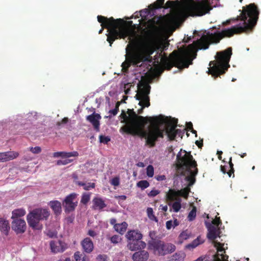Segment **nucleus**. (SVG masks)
<instances>
[{"instance_id": "nucleus-1", "label": "nucleus", "mask_w": 261, "mask_h": 261, "mask_svg": "<svg viewBox=\"0 0 261 261\" xmlns=\"http://www.w3.org/2000/svg\"><path fill=\"white\" fill-rule=\"evenodd\" d=\"M258 15L259 11L257 6L254 3L250 4L245 9L244 8L241 13L239 19L243 21L242 23L221 32L203 35L199 39L189 44L186 49L174 50L169 57L165 53L163 54V50L161 49L159 55L160 63L168 70H171L174 66L180 69L188 68L196 58L198 49H206L211 44L218 43L224 37H230L234 34L252 31L256 24Z\"/></svg>"}, {"instance_id": "nucleus-2", "label": "nucleus", "mask_w": 261, "mask_h": 261, "mask_svg": "<svg viewBox=\"0 0 261 261\" xmlns=\"http://www.w3.org/2000/svg\"><path fill=\"white\" fill-rule=\"evenodd\" d=\"M128 121L127 125L121 127L120 132L133 136H137L145 139V145L152 144L157 137L162 136L155 126L159 122L158 116L143 117L138 115L134 109H128Z\"/></svg>"}, {"instance_id": "nucleus-3", "label": "nucleus", "mask_w": 261, "mask_h": 261, "mask_svg": "<svg viewBox=\"0 0 261 261\" xmlns=\"http://www.w3.org/2000/svg\"><path fill=\"white\" fill-rule=\"evenodd\" d=\"M97 20L102 27L99 30V34L102 33L103 28L108 29L107 41L110 43V46H112L114 41L118 39H125L129 36L128 39L130 40L133 31L124 24L123 19H115L113 17L108 18L103 16L98 15Z\"/></svg>"}, {"instance_id": "nucleus-4", "label": "nucleus", "mask_w": 261, "mask_h": 261, "mask_svg": "<svg viewBox=\"0 0 261 261\" xmlns=\"http://www.w3.org/2000/svg\"><path fill=\"white\" fill-rule=\"evenodd\" d=\"M160 118L161 121L156 123L155 126L158 128L160 132L162 134V136L157 137L154 140L152 144H147L146 145L150 147H153L155 146L156 142H158L160 139H163L164 137L165 133L167 135L168 140L169 141H173L175 140L176 136L182 137L185 133L184 130L186 129L185 128L184 130L179 129H176L177 126V119L174 118H170L168 119L167 117H164L162 115L158 116Z\"/></svg>"}, {"instance_id": "nucleus-5", "label": "nucleus", "mask_w": 261, "mask_h": 261, "mask_svg": "<svg viewBox=\"0 0 261 261\" xmlns=\"http://www.w3.org/2000/svg\"><path fill=\"white\" fill-rule=\"evenodd\" d=\"M232 55L231 47L217 53L215 61H211L209 63L208 73L215 78L225 73L229 67V62Z\"/></svg>"}, {"instance_id": "nucleus-6", "label": "nucleus", "mask_w": 261, "mask_h": 261, "mask_svg": "<svg viewBox=\"0 0 261 261\" xmlns=\"http://www.w3.org/2000/svg\"><path fill=\"white\" fill-rule=\"evenodd\" d=\"M182 150L178 153L176 156L177 161V166L180 168L186 169L190 173V177L188 180L190 181L191 184H193L195 181V176L198 173L197 164L193 156L191 154V152H187L183 151L185 154L181 156V152Z\"/></svg>"}, {"instance_id": "nucleus-7", "label": "nucleus", "mask_w": 261, "mask_h": 261, "mask_svg": "<svg viewBox=\"0 0 261 261\" xmlns=\"http://www.w3.org/2000/svg\"><path fill=\"white\" fill-rule=\"evenodd\" d=\"M186 11L191 16H201L212 10L213 7L209 0L195 2L194 0H182Z\"/></svg>"}, {"instance_id": "nucleus-8", "label": "nucleus", "mask_w": 261, "mask_h": 261, "mask_svg": "<svg viewBox=\"0 0 261 261\" xmlns=\"http://www.w3.org/2000/svg\"><path fill=\"white\" fill-rule=\"evenodd\" d=\"M49 214V212L47 209H35L27 216L28 224L34 229L40 230L42 228V225L40 221L47 219Z\"/></svg>"}, {"instance_id": "nucleus-9", "label": "nucleus", "mask_w": 261, "mask_h": 261, "mask_svg": "<svg viewBox=\"0 0 261 261\" xmlns=\"http://www.w3.org/2000/svg\"><path fill=\"white\" fill-rule=\"evenodd\" d=\"M135 45L136 41L131 40L126 47V60L121 65L123 72H126L132 64L137 65L143 60V57L141 54L133 51Z\"/></svg>"}, {"instance_id": "nucleus-10", "label": "nucleus", "mask_w": 261, "mask_h": 261, "mask_svg": "<svg viewBox=\"0 0 261 261\" xmlns=\"http://www.w3.org/2000/svg\"><path fill=\"white\" fill-rule=\"evenodd\" d=\"M149 247L152 250L154 253L159 255H165L173 252L176 247L171 243H165L159 240L152 239L148 243Z\"/></svg>"}, {"instance_id": "nucleus-11", "label": "nucleus", "mask_w": 261, "mask_h": 261, "mask_svg": "<svg viewBox=\"0 0 261 261\" xmlns=\"http://www.w3.org/2000/svg\"><path fill=\"white\" fill-rule=\"evenodd\" d=\"M139 86V91L135 96L136 99L139 100V105L140 106H144L145 107L150 106V98L149 94L150 93V87L149 85H144L141 88Z\"/></svg>"}, {"instance_id": "nucleus-12", "label": "nucleus", "mask_w": 261, "mask_h": 261, "mask_svg": "<svg viewBox=\"0 0 261 261\" xmlns=\"http://www.w3.org/2000/svg\"><path fill=\"white\" fill-rule=\"evenodd\" d=\"M77 197V194L75 193H72L65 197L62 202L65 213L69 214L74 211L78 204Z\"/></svg>"}, {"instance_id": "nucleus-13", "label": "nucleus", "mask_w": 261, "mask_h": 261, "mask_svg": "<svg viewBox=\"0 0 261 261\" xmlns=\"http://www.w3.org/2000/svg\"><path fill=\"white\" fill-rule=\"evenodd\" d=\"M101 117L100 114L96 113L95 112L93 113L92 114L88 115L86 117V120L89 121L92 126L94 130L96 132L100 130V120Z\"/></svg>"}, {"instance_id": "nucleus-14", "label": "nucleus", "mask_w": 261, "mask_h": 261, "mask_svg": "<svg viewBox=\"0 0 261 261\" xmlns=\"http://www.w3.org/2000/svg\"><path fill=\"white\" fill-rule=\"evenodd\" d=\"M12 228L17 233L24 232L26 229L25 221L22 219H16L13 220L12 222Z\"/></svg>"}, {"instance_id": "nucleus-15", "label": "nucleus", "mask_w": 261, "mask_h": 261, "mask_svg": "<svg viewBox=\"0 0 261 261\" xmlns=\"http://www.w3.org/2000/svg\"><path fill=\"white\" fill-rule=\"evenodd\" d=\"M164 17L166 23L169 26H177L181 20V17L177 14H167Z\"/></svg>"}, {"instance_id": "nucleus-16", "label": "nucleus", "mask_w": 261, "mask_h": 261, "mask_svg": "<svg viewBox=\"0 0 261 261\" xmlns=\"http://www.w3.org/2000/svg\"><path fill=\"white\" fill-rule=\"evenodd\" d=\"M146 246V243L141 240L129 241L127 245V248L131 251L144 249Z\"/></svg>"}, {"instance_id": "nucleus-17", "label": "nucleus", "mask_w": 261, "mask_h": 261, "mask_svg": "<svg viewBox=\"0 0 261 261\" xmlns=\"http://www.w3.org/2000/svg\"><path fill=\"white\" fill-rule=\"evenodd\" d=\"M205 223L208 231L207 238L211 240L214 241L218 236L217 232L219 231V229L208 222H205Z\"/></svg>"}, {"instance_id": "nucleus-18", "label": "nucleus", "mask_w": 261, "mask_h": 261, "mask_svg": "<svg viewBox=\"0 0 261 261\" xmlns=\"http://www.w3.org/2000/svg\"><path fill=\"white\" fill-rule=\"evenodd\" d=\"M149 256L148 252L142 249L135 252L132 255V259L134 261H147Z\"/></svg>"}, {"instance_id": "nucleus-19", "label": "nucleus", "mask_w": 261, "mask_h": 261, "mask_svg": "<svg viewBox=\"0 0 261 261\" xmlns=\"http://www.w3.org/2000/svg\"><path fill=\"white\" fill-rule=\"evenodd\" d=\"M19 153L16 151H7L0 152V162H6L17 158Z\"/></svg>"}, {"instance_id": "nucleus-20", "label": "nucleus", "mask_w": 261, "mask_h": 261, "mask_svg": "<svg viewBox=\"0 0 261 261\" xmlns=\"http://www.w3.org/2000/svg\"><path fill=\"white\" fill-rule=\"evenodd\" d=\"M50 247L51 251L54 253L63 252L65 249L64 243L59 240L50 241Z\"/></svg>"}, {"instance_id": "nucleus-21", "label": "nucleus", "mask_w": 261, "mask_h": 261, "mask_svg": "<svg viewBox=\"0 0 261 261\" xmlns=\"http://www.w3.org/2000/svg\"><path fill=\"white\" fill-rule=\"evenodd\" d=\"M81 245L84 251L87 253H91L94 248L93 242L91 239L89 238H86L84 239Z\"/></svg>"}, {"instance_id": "nucleus-22", "label": "nucleus", "mask_w": 261, "mask_h": 261, "mask_svg": "<svg viewBox=\"0 0 261 261\" xmlns=\"http://www.w3.org/2000/svg\"><path fill=\"white\" fill-rule=\"evenodd\" d=\"M10 227L8 220L0 218V231L2 234L7 236L9 234Z\"/></svg>"}, {"instance_id": "nucleus-23", "label": "nucleus", "mask_w": 261, "mask_h": 261, "mask_svg": "<svg viewBox=\"0 0 261 261\" xmlns=\"http://www.w3.org/2000/svg\"><path fill=\"white\" fill-rule=\"evenodd\" d=\"M125 236L129 241L141 240L142 238V233L140 231L135 230L128 231Z\"/></svg>"}, {"instance_id": "nucleus-24", "label": "nucleus", "mask_w": 261, "mask_h": 261, "mask_svg": "<svg viewBox=\"0 0 261 261\" xmlns=\"http://www.w3.org/2000/svg\"><path fill=\"white\" fill-rule=\"evenodd\" d=\"M144 49L147 56L144 57L141 55L143 57L142 61H147L148 58H149L152 54H153V53L155 50V44L152 42H149L145 45Z\"/></svg>"}, {"instance_id": "nucleus-25", "label": "nucleus", "mask_w": 261, "mask_h": 261, "mask_svg": "<svg viewBox=\"0 0 261 261\" xmlns=\"http://www.w3.org/2000/svg\"><path fill=\"white\" fill-rule=\"evenodd\" d=\"M49 205L54 211L56 215H59L62 212L61 203L58 200H52L49 203Z\"/></svg>"}, {"instance_id": "nucleus-26", "label": "nucleus", "mask_w": 261, "mask_h": 261, "mask_svg": "<svg viewBox=\"0 0 261 261\" xmlns=\"http://www.w3.org/2000/svg\"><path fill=\"white\" fill-rule=\"evenodd\" d=\"M166 200L169 202L173 201H177L178 199H180L179 197L177 191L175 189H170L166 195Z\"/></svg>"}, {"instance_id": "nucleus-27", "label": "nucleus", "mask_w": 261, "mask_h": 261, "mask_svg": "<svg viewBox=\"0 0 261 261\" xmlns=\"http://www.w3.org/2000/svg\"><path fill=\"white\" fill-rule=\"evenodd\" d=\"M204 241L201 239L200 236L198 237L196 239L192 241V243L187 244L186 248L188 249H193L198 246L199 245L202 244Z\"/></svg>"}, {"instance_id": "nucleus-28", "label": "nucleus", "mask_w": 261, "mask_h": 261, "mask_svg": "<svg viewBox=\"0 0 261 261\" xmlns=\"http://www.w3.org/2000/svg\"><path fill=\"white\" fill-rule=\"evenodd\" d=\"M215 246L217 248L218 252H221L223 251V248L220 242H215ZM220 256H221V255L219 253L214 255L213 256L214 261H222L221 257L220 258Z\"/></svg>"}, {"instance_id": "nucleus-29", "label": "nucleus", "mask_w": 261, "mask_h": 261, "mask_svg": "<svg viewBox=\"0 0 261 261\" xmlns=\"http://www.w3.org/2000/svg\"><path fill=\"white\" fill-rule=\"evenodd\" d=\"M165 0H156L154 3L148 6L149 9L150 11H154L156 9H159L163 8Z\"/></svg>"}, {"instance_id": "nucleus-30", "label": "nucleus", "mask_w": 261, "mask_h": 261, "mask_svg": "<svg viewBox=\"0 0 261 261\" xmlns=\"http://www.w3.org/2000/svg\"><path fill=\"white\" fill-rule=\"evenodd\" d=\"M12 214L11 218L15 220L23 216L25 214V211L22 208L16 209L12 211Z\"/></svg>"}, {"instance_id": "nucleus-31", "label": "nucleus", "mask_w": 261, "mask_h": 261, "mask_svg": "<svg viewBox=\"0 0 261 261\" xmlns=\"http://www.w3.org/2000/svg\"><path fill=\"white\" fill-rule=\"evenodd\" d=\"M191 236V233L187 230L181 232L178 236V243L181 244L185 240L189 239Z\"/></svg>"}, {"instance_id": "nucleus-32", "label": "nucleus", "mask_w": 261, "mask_h": 261, "mask_svg": "<svg viewBox=\"0 0 261 261\" xmlns=\"http://www.w3.org/2000/svg\"><path fill=\"white\" fill-rule=\"evenodd\" d=\"M127 227V224L125 222L121 223H118L117 225H115V230L121 234H123L126 231Z\"/></svg>"}, {"instance_id": "nucleus-33", "label": "nucleus", "mask_w": 261, "mask_h": 261, "mask_svg": "<svg viewBox=\"0 0 261 261\" xmlns=\"http://www.w3.org/2000/svg\"><path fill=\"white\" fill-rule=\"evenodd\" d=\"M93 202L94 205L99 210H102L107 206L105 201L100 198H94Z\"/></svg>"}, {"instance_id": "nucleus-34", "label": "nucleus", "mask_w": 261, "mask_h": 261, "mask_svg": "<svg viewBox=\"0 0 261 261\" xmlns=\"http://www.w3.org/2000/svg\"><path fill=\"white\" fill-rule=\"evenodd\" d=\"M185 256L184 252H178L171 257L170 261H184Z\"/></svg>"}, {"instance_id": "nucleus-35", "label": "nucleus", "mask_w": 261, "mask_h": 261, "mask_svg": "<svg viewBox=\"0 0 261 261\" xmlns=\"http://www.w3.org/2000/svg\"><path fill=\"white\" fill-rule=\"evenodd\" d=\"M75 184L79 186H83L84 189L86 191L89 190L91 188L93 189L95 187V184L92 182H88V184H86L82 181H75Z\"/></svg>"}, {"instance_id": "nucleus-36", "label": "nucleus", "mask_w": 261, "mask_h": 261, "mask_svg": "<svg viewBox=\"0 0 261 261\" xmlns=\"http://www.w3.org/2000/svg\"><path fill=\"white\" fill-rule=\"evenodd\" d=\"M161 17L154 16L151 19H149L147 23L148 25L150 27L154 28L157 24H160L161 23Z\"/></svg>"}, {"instance_id": "nucleus-37", "label": "nucleus", "mask_w": 261, "mask_h": 261, "mask_svg": "<svg viewBox=\"0 0 261 261\" xmlns=\"http://www.w3.org/2000/svg\"><path fill=\"white\" fill-rule=\"evenodd\" d=\"M179 5V2L178 0L175 1L169 0L166 2L163 8L165 9L172 8Z\"/></svg>"}, {"instance_id": "nucleus-38", "label": "nucleus", "mask_w": 261, "mask_h": 261, "mask_svg": "<svg viewBox=\"0 0 261 261\" xmlns=\"http://www.w3.org/2000/svg\"><path fill=\"white\" fill-rule=\"evenodd\" d=\"M190 189L189 188H185L180 190H178L179 197L182 196L185 198H187L190 192Z\"/></svg>"}, {"instance_id": "nucleus-39", "label": "nucleus", "mask_w": 261, "mask_h": 261, "mask_svg": "<svg viewBox=\"0 0 261 261\" xmlns=\"http://www.w3.org/2000/svg\"><path fill=\"white\" fill-rule=\"evenodd\" d=\"M137 186L143 190L149 186V183L146 180H142L137 183Z\"/></svg>"}, {"instance_id": "nucleus-40", "label": "nucleus", "mask_w": 261, "mask_h": 261, "mask_svg": "<svg viewBox=\"0 0 261 261\" xmlns=\"http://www.w3.org/2000/svg\"><path fill=\"white\" fill-rule=\"evenodd\" d=\"M181 199H178L177 201H175L172 205V208L174 212H178L181 208Z\"/></svg>"}, {"instance_id": "nucleus-41", "label": "nucleus", "mask_w": 261, "mask_h": 261, "mask_svg": "<svg viewBox=\"0 0 261 261\" xmlns=\"http://www.w3.org/2000/svg\"><path fill=\"white\" fill-rule=\"evenodd\" d=\"M196 216V207L193 206L192 210L189 213L188 219L189 221H192L195 219Z\"/></svg>"}, {"instance_id": "nucleus-42", "label": "nucleus", "mask_w": 261, "mask_h": 261, "mask_svg": "<svg viewBox=\"0 0 261 261\" xmlns=\"http://www.w3.org/2000/svg\"><path fill=\"white\" fill-rule=\"evenodd\" d=\"M120 104V103L119 101L117 102L115 109H114L113 110H110L109 111V113L111 114V115H109L107 117H109L110 118L112 117V115L115 116L117 115V114L118 113V112L119 111V107Z\"/></svg>"}, {"instance_id": "nucleus-43", "label": "nucleus", "mask_w": 261, "mask_h": 261, "mask_svg": "<svg viewBox=\"0 0 261 261\" xmlns=\"http://www.w3.org/2000/svg\"><path fill=\"white\" fill-rule=\"evenodd\" d=\"M147 213L148 218L150 220H154L156 222H158V219H157L156 217L153 215V210L152 208L148 207L147 209Z\"/></svg>"}, {"instance_id": "nucleus-44", "label": "nucleus", "mask_w": 261, "mask_h": 261, "mask_svg": "<svg viewBox=\"0 0 261 261\" xmlns=\"http://www.w3.org/2000/svg\"><path fill=\"white\" fill-rule=\"evenodd\" d=\"M229 165L230 167V170L227 172V174L229 176V177H231V175L232 174V177H234V168H233V164L232 163V158L230 157L229 160Z\"/></svg>"}, {"instance_id": "nucleus-45", "label": "nucleus", "mask_w": 261, "mask_h": 261, "mask_svg": "<svg viewBox=\"0 0 261 261\" xmlns=\"http://www.w3.org/2000/svg\"><path fill=\"white\" fill-rule=\"evenodd\" d=\"M90 199L89 194L84 193L82 196L81 202L84 204H87Z\"/></svg>"}, {"instance_id": "nucleus-46", "label": "nucleus", "mask_w": 261, "mask_h": 261, "mask_svg": "<svg viewBox=\"0 0 261 261\" xmlns=\"http://www.w3.org/2000/svg\"><path fill=\"white\" fill-rule=\"evenodd\" d=\"M146 174L149 177H152L154 175V168L152 165H149L146 168Z\"/></svg>"}, {"instance_id": "nucleus-47", "label": "nucleus", "mask_w": 261, "mask_h": 261, "mask_svg": "<svg viewBox=\"0 0 261 261\" xmlns=\"http://www.w3.org/2000/svg\"><path fill=\"white\" fill-rule=\"evenodd\" d=\"M79 155V152L76 151L72 152H65L64 158H68L70 157H77Z\"/></svg>"}, {"instance_id": "nucleus-48", "label": "nucleus", "mask_w": 261, "mask_h": 261, "mask_svg": "<svg viewBox=\"0 0 261 261\" xmlns=\"http://www.w3.org/2000/svg\"><path fill=\"white\" fill-rule=\"evenodd\" d=\"M111 140L110 138L108 136H105L103 135L99 136V141L100 143L103 144H107Z\"/></svg>"}, {"instance_id": "nucleus-49", "label": "nucleus", "mask_w": 261, "mask_h": 261, "mask_svg": "<svg viewBox=\"0 0 261 261\" xmlns=\"http://www.w3.org/2000/svg\"><path fill=\"white\" fill-rule=\"evenodd\" d=\"M72 162L71 159H66L64 160H58L57 162V165H65Z\"/></svg>"}, {"instance_id": "nucleus-50", "label": "nucleus", "mask_w": 261, "mask_h": 261, "mask_svg": "<svg viewBox=\"0 0 261 261\" xmlns=\"http://www.w3.org/2000/svg\"><path fill=\"white\" fill-rule=\"evenodd\" d=\"M30 150L34 154H38L41 152V148L39 146H36L35 147H30Z\"/></svg>"}, {"instance_id": "nucleus-51", "label": "nucleus", "mask_w": 261, "mask_h": 261, "mask_svg": "<svg viewBox=\"0 0 261 261\" xmlns=\"http://www.w3.org/2000/svg\"><path fill=\"white\" fill-rule=\"evenodd\" d=\"M111 184L114 186H118L120 184V179L118 177H115L112 179Z\"/></svg>"}, {"instance_id": "nucleus-52", "label": "nucleus", "mask_w": 261, "mask_h": 261, "mask_svg": "<svg viewBox=\"0 0 261 261\" xmlns=\"http://www.w3.org/2000/svg\"><path fill=\"white\" fill-rule=\"evenodd\" d=\"M121 118L123 119V122L125 123V125H127L128 121V115L125 113L124 111H122L121 114Z\"/></svg>"}, {"instance_id": "nucleus-53", "label": "nucleus", "mask_w": 261, "mask_h": 261, "mask_svg": "<svg viewBox=\"0 0 261 261\" xmlns=\"http://www.w3.org/2000/svg\"><path fill=\"white\" fill-rule=\"evenodd\" d=\"M120 240L121 238L118 235H114L111 238V241L113 243H118Z\"/></svg>"}, {"instance_id": "nucleus-54", "label": "nucleus", "mask_w": 261, "mask_h": 261, "mask_svg": "<svg viewBox=\"0 0 261 261\" xmlns=\"http://www.w3.org/2000/svg\"><path fill=\"white\" fill-rule=\"evenodd\" d=\"M83 254L79 251H76L74 253V257L76 261H81Z\"/></svg>"}, {"instance_id": "nucleus-55", "label": "nucleus", "mask_w": 261, "mask_h": 261, "mask_svg": "<svg viewBox=\"0 0 261 261\" xmlns=\"http://www.w3.org/2000/svg\"><path fill=\"white\" fill-rule=\"evenodd\" d=\"M160 191L158 190H152L148 194L149 197H154L160 193Z\"/></svg>"}, {"instance_id": "nucleus-56", "label": "nucleus", "mask_w": 261, "mask_h": 261, "mask_svg": "<svg viewBox=\"0 0 261 261\" xmlns=\"http://www.w3.org/2000/svg\"><path fill=\"white\" fill-rule=\"evenodd\" d=\"M65 155V151H60V152H56L53 154V156L54 158H59L62 157L64 158Z\"/></svg>"}, {"instance_id": "nucleus-57", "label": "nucleus", "mask_w": 261, "mask_h": 261, "mask_svg": "<svg viewBox=\"0 0 261 261\" xmlns=\"http://www.w3.org/2000/svg\"><path fill=\"white\" fill-rule=\"evenodd\" d=\"M212 224L216 225L217 227L219 226V225L221 224L222 222L220 217H216V218L212 221Z\"/></svg>"}, {"instance_id": "nucleus-58", "label": "nucleus", "mask_w": 261, "mask_h": 261, "mask_svg": "<svg viewBox=\"0 0 261 261\" xmlns=\"http://www.w3.org/2000/svg\"><path fill=\"white\" fill-rule=\"evenodd\" d=\"M149 14V11L148 9H145L140 11V15L142 17H145Z\"/></svg>"}, {"instance_id": "nucleus-59", "label": "nucleus", "mask_w": 261, "mask_h": 261, "mask_svg": "<svg viewBox=\"0 0 261 261\" xmlns=\"http://www.w3.org/2000/svg\"><path fill=\"white\" fill-rule=\"evenodd\" d=\"M107 256L106 255H98L97 257V259L100 261H106L107 260Z\"/></svg>"}, {"instance_id": "nucleus-60", "label": "nucleus", "mask_w": 261, "mask_h": 261, "mask_svg": "<svg viewBox=\"0 0 261 261\" xmlns=\"http://www.w3.org/2000/svg\"><path fill=\"white\" fill-rule=\"evenodd\" d=\"M166 226L167 229H170L173 226V222L171 220L167 221L166 223Z\"/></svg>"}, {"instance_id": "nucleus-61", "label": "nucleus", "mask_w": 261, "mask_h": 261, "mask_svg": "<svg viewBox=\"0 0 261 261\" xmlns=\"http://www.w3.org/2000/svg\"><path fill=\"white\" fill-rule=\"evenodd\" d=\"M68 118L65 117L63 119H62V120L61 121L58 122L57 125H60L62 124H66L68 122Z\"/></svg>"}, {"instance_id": "nucleus-62", "label": "nucleus", "mask_w": 261, "mask_h": 261, "mask_svg": "<svg viewBox=\"0 0 261 261\" xmlns=\"http://www.w3.org/2000/svg\"><path fill=\"white\" fill-rule=\"evenodd\" d=\"M155 179L158 181H162L166 179V176L164 175H158L155 176Z\"/></svg>"}, {"instance_id": "nucleus-63", "label": "nucleus", "mask_w": 261, "mask_h": 261, "mask_svg": "<svg viewBox=\"0 0 261 261\" xmlns=\"http://www.w3.org/2000/svg\"><path fill=\"white\" fill-rule=\"evenodd\" d=\"M221 259L223 261H228V256L226 254H224L223 253L220 254Z\"/></svg>"}, {"instance_id": "nucleus-64", "label": "nucleus", "mask_w": 261, "mask_h": 261, "mask_svg": "<svg viewBox=\"0 0 261 261\" xmlns=\"http://www.w3.org/2000/svg\"><path fill=\"white\" fill-rule=\"evenodd\" d=\"M186 127L189 130H191L193 128V124L191 122L186 123Z\"/></svg>"}]
</instances>
